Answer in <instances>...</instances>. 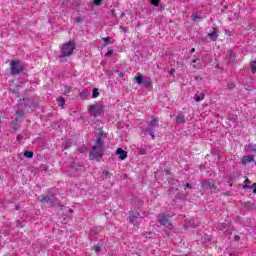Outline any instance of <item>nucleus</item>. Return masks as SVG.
Returning a JSON list of instances; mask_svg holds the SVG:
<instances>
[{
	"instance_id": "36",
	"label": "nucleus",
	"mask_w": 256,
	"mask_h": 256,
	"mask_svg": "<svg viewBox=\"0 0 256 256\" xmlns=\"http://www.w3.org/2000/svg\"><path fill=\"white\" fill-rule=\"evenodd\" d=\"M113 55V50H109L106 54L105 57H111Z\"/></svg>"
},
{
	"instance_id": "51",
	"label": "nucleus",
	"mask_w": 256,
	"mask_h": 256,
	"mask_svg": "<svg viewBox=\"0 0 256 256\" xmlns=\"http://www.w3.org/2000/svg\"><path fill=\"white\" fill-rule=\"evenodd\" d=\"M171 73H175V70H171Z\"/></svg>"
},
{
	"instance_id": "16",
	"label": "nucleus",
	"mask_w": 256,
	"mask_h": 256,
	"mask_svg": "<svg viewBox=\"0 0 256 256\" xmlns=\"http://www.w3.org/2000/svg\"><path fill=\"white\" fill-rule=\"evenodd\" d=\"M142 84L144 85V87H149V85H151V78L150 77H146L142 80Z\"/></svg>"
},
{
	"instance_id": "19",
	"label": "nucleus",
	"mask_w": 256,
	"mask_h": 256,
	"mask_svg": "<svg viewBox=\"0 0 256 256\" xmlns=\"http://www.w3.org/2000/svg\"><path fill=\"white\" fill-rule=\"evenodd\" d=\"M248 151H250V153H256V144L248 145Z\"/></svg>"
},
{
	"instance_id": "28",
	"label": "nucleus",
	"mask_w": 256,
	"mask_h": 256,
	"mask_svg": "<svg viewBox=\"0 0 256 256\" xmlns=\"http://www.w3.org/2000/svg\"><path fill=\"white\" fill-rule=\"evenodd\" d=\"M139 154H140V155H147V148H141V149L139 150Z\"/></svg>"
},
{
	"instance_id": "49",
	"label": "nucleus",
	"mask_w": 256,
	"mask_h": 256,
	"mask_svg": "<svg viewBox=\"0 0 256 256\" xmlns=\"http://www.w3.org/2000/svg\"><path fill=\"white\" fill-rule=\"evenodd\" d=\"M69 213H73V209H68Z\"/></svg>"
},
{
	"instance_id": "33",
	"label": "nucleus",
	"mask_w": 256,
	"mask_h": 256,
	"mask_svg": "<svg viewBox=\"0 0 256 256\" xmlns=\"http://www.w3.org/2000/svg\"><path fill=\"white\" fill-rule=\"evenodd\" d=\"M228 88L235 89V83L233 82L228 83Z\"/></svg>"
},
{
	"instance_id": "15",
	"label": "nucleus",
	"mask_w": 256,
	"mask_h": 256,
	"mask_svg": "<svg viewBox=\"0 0 256 256\" xmlns=\"http://www.w3.org/2000/svg\"><path fill=\"white\" fill-rule=\"evenodd\" d=\"M135 81L138 83V85H143V76L141 73H138V75L135 77Z\"/></svg>"
},
{
	"instance_id": "30",
	"label": "nucleus",
	"mask_w": 256,
	"mask_h": 256,
	"mask_svg": "<svg viewBox=\"0 0 256 256\" xmlns=\"http://www.w3.org/2000/svg\"><path fill=\"white\" fill-rule=\"evenodd\" d=\"M11 127H12L13 129H17V118L15 119V121H12Z\"/></svg>"
},
{
	"instance_id": "21",
	"label": "nucleus",
	"mask_w": 256,
	"mask_h": 256,
	"mask_svg": "<svg viewBox=\"0 0 256 256\" xmlns=\"http://www.w3.org/2000/svg\"><path fill=\"white\" fill-rule=\"evenodd\" d=\"M137 219L138 217L135 215L130 216V223H132V225H137Z\"/></svg>"
},
{
	"instance_id": "50",
	"label": "nucleus",
	"mask_w": 256,
	"mask_h": 256,
	"mask_svg": "<svg viewBox=\"0 0 256 256\" xmlns=\"http://www.w3.org/2000/svg\"><path fill=\"white\" fill-rule=\"evenodd\" d=\"M69 91H70L69 88H67V90H65V93H69Z\"/></svg>"
},
{
	"instance_id": "12",
	"label": "nucleus",
	"mask_w": 256,
	"mask_h": 256,
	"mask_svg": "<svg viewBox=\"0 0 256 256\" xmlns=\"http://www.w3.org/2000/svg\"><path fill=\"white\" fill-rule=\"evenodd\" d=\"M243 165H247V163H253L255 161V156L253 155H247L242 158Z\"/></svg>"
},
{
	"instance_id": "38",
	"label": "nucleus",
	"mask_w": 256,
	"mask_h": 256,
	"mask_svg": "<svg viewBox=\"0 0 256 256\" xmlns=\"http://www.w3.org/2000/svg\"><path fill=\"white\" fill-rule=\"evenodd\" d=\"M94 5H101V0H93Z\"/></svg>"
},
{
	"instance_id": "44",
	"label": "nucleus",
	"mask_w": 256,
	"mask_h": 256,
	"mask_svg": "<svg viewBox=\"0 0 256 256\" xmlns=\"http://www.w3.org/2000/svg\"><path fill=\"white\" fill-rule=\"evenodd\" d=\"M194 52H195V48H192V49L190 50V53L193 54Z\"/></svg>"
},
{
	"instance_id": "1",
	"label": "nucleus",
	"mask_w": 256,
	"mask_h": 256,
	"mask_svg": "<svg viewBox=\"0 0 256 256\" xmlns=\"http://www.w3.org/2000/svg\"><path fill=\"white\" fill-rule=\"evenodd\" d=\"M103 131H100V136L96 139L95 145L92 146V150L90 152V160L93 159H101L103 157V152L105 151V142H103Z\"/></svg>"
},
{
	"instance_id": "2",
	"label": "nucleus",
	"mask_w": 256,
	"mask_h": 256,
	"mask_svg": "<svg viewBox=\"0 0 256 256\" xmlns=\"http://www.w3.org/2000/svg\"><path fill=\"white\" fill-rule=\"evenodd\" d=\"M73 51H75V43L67 42L61 47L60 57H69L73 55Z\"/></svg>"
},
{
	"instance_id": "18",
	"label": "nucleus",
	"mask_w": 256,
	"mask_h": 256,
	"mask_svg": "<svg viewBox=\"0 0 256 256\" xmlns=\"http://www.w3.org/2000/svg\"><path fill=\"white\" fill-rule=\"evenodd\" d=\"M98 96H99V89L94 88L92 91V99H97Z\"/></svg>"
},
{
	"instance_id": "20",
	"label": "nucleus",
	"mask_w": 256,
	"mask_h": 256,
	"mask_svg": "<svg viewBox=\"0 0 256 256\" xmlns=\"http://www.w3.org/2000/svg\"><path fill=\"white\" fill-rule=\"evenodd\" d=\"M24 157H26L27 159L33 158V151H25Z\"/></svg>"
},
{
	"instance_id": "22",
	"label": "nucleus",
	"mask_w": 256,
	"mask_h": 256,
	"mask_svg": "<svg viewBox=\"0 0 256 256\" xmlns=\"http://www.w3.org/2000/svg\"><path fill=\"white\" fill-rule=\"evenodd\" d=\"M93 251H95L96 255H99V253H101V246H99V245L94 246Z\"/></svg>"
},
{
	"instance_id": "45",
	"label": "nucleus",
	"mask_w": 256,
	"mask_h": 256,
	"mask_svg": "<svg viewBox=\"0 0 256 256\" xmlns=\"http://www.w3.org/2000/svg\"><path fill=\"white\" fill-rule=\"evenodd\" d=\"M198 61H199V59L192 60V62H194V63H197Z\"/></svg>"
},
{
	"instance_id": "39",
	"label": "nucleus",
	"mask_w": 256,
	"mask_h": 256,
	"mask_svg": "<svg viewBox=\"0 0 256 256\" xmlns=\"http://www.w3.org/2000/svg\"><path fill=\"white\" fill-rule=\"evenodd\" d=\"M104 43H111V38L110 37L104 38Z\"/></svg>"
},
{
	"instance_id": "32",
	"label": "nucleus",
	"mask_w": 256,
	"mask_h": 256,
	"mask_svg": "<svg viewBox=\"0 0 256 256\" xmlns=\"http://www.w3.org/2000/svg\"><path fill=\"white\" fill-rule=\"evenodd\" d=\"M250 189H252V192L256 194V183L250 185Z\"/></svg>"
},
{
	"instance_id": "47",
	"label": "nucleus",
	"mask_w": 256,
	"mask_h": 256,
	"mask_svg": "<svg viewBox=\"0 0 256 256\" xmlns=\"http://www.w3.org/2000/svg\"><path fill=\"white\" fill-rule=\"evenodd\" d=\"M78 168L80 169V171H82L83 166L79 165Z\"/></svg>"
},
{
	"instance_id": "29",
	"label": "nucleus",
	"mask_w": 256,
	"mask_h": 256,
	"mask_svg": "<svg viewBox=\"0 0 256 256\" xmlns=\"http://www.w3.org/2000/svg\"><path fill=\"white\" fill-rule=\"evenodd\" d=\"M199 19H201V17H200L199 15H197V14H192V21H197V20H199Z\"/></svg>"
},
{
	"instance_id": "42",
	"label": "nucleus",
	"mask_w": 256,
	"mask_h": 256,
	"mask_svg": "<svg viewBox=\"0 0 256 256\" xmlns=\"http://www.w3.org/2000/svg\"><path fill=\"white\" fill-rule=\"evenodd\" d=\"M209 242H211V238H205L204 243H209Z\"/></svg>"
},
{
	"instance_id": "14",
	"label": "nucleus",
	"mask_w": 256,
	"mask_h": 256,
	"mask_svg": "<svg viewBox=\"0 0 256 256\" xmlns=\"http://www.w3.org/2000/svg\"><path fill=\"white\" fill-rule=\"evenodd\" d=\"M194 99L197 103H199V102L203 101V99H205V94H203V93L196 94Z\"/></svg>"
},
{
	"instance_id": "11",
	"label": "nucleus",
	"mask_w": 256,
	"mask_h": 256,
	"mask_svg": "<svg viewBox=\"0 0 256 256\" xmlns=\"http://www.w3.org/2000/svg\"><path fill=\"white\" fill-rule=\"evenodd\" d=\"M116 155H119V159H121V161H125V159H127V152L122 148H118L116 150Z\"/></svg>"
},
{
	"instance_id": "7",
	"label": "nucleus",
	"mask_w": 256,
	"mask_h": 256,
	"mask_svg": "<svg viewBox=\"0 0 256 256\" xmlns=\"http://www.w3.org/2000/svg\"><path fill=\"white\" fill-rule=\"evenodd\" d=\"M38 200L40 201V203H43L44 205H50L53 206L55 205V196H45V195H40L38 197Z\"/></svg>"
},
{
	"instance_id": "48",
	"label": "nucleus",
	"mask_w": 256,
	"mask_h": 256,
	"mask_svg": "<svg viewBox=\"0 0 256 256\" xmlns=\"http://www.w3.org/2000/svg\"><path fill=\"white\" fill-rule=\"evenodd\" d=\"M72 175L75 177V176L79 175V173H72Z\"/></svg>"
},
{
	"instance_id": "37",
	"label": "nucleus",
	"mask_w": 256,
	"mask_h": 256,
	"mask_svg": "<svg viewBox=\"0 0 256 256\" xmlns=\"http://www.w3.org/2000/svg\"><path fill=\"white\" fill-rule=\"evenodd\" d=\"M110 15H112V17H117V14L115 13V9L110 10Z\"/></svg>"
},
{
	"instance_id": "40",
	"label": "nucleus",
	"mask_w": 256,
	"mask_h": 256,
	"mask_svg": "<svg viewBox=\"0 0 256 256\" xmlns=\"http://www.w3.org/2000/svg\"><path fill=\"white\" fill-rule=\"evenodd\" d=\"M85 95H87V92L86 91H83L80 93V97L83 99L85 98Z\"/></svg>"
},
{
	"instance_id": "26",
	"label": "nucleus",
	"mask_w": 256,
	"mask_h": 256,
	"mask_svg": "<svg viewBox=\"0 0 256 256\" xmlns=\"http://www.w3.org/2000/svg\"><path fill=\"white\" fill-rule=\"evenodd\" d=\"M16 115L18 118H21V117H23V115H25V112H23V110H17Z\"/></svg>"
},
{
	"instance_id": "13",
	"label": "nucleus",
	"mask_w": 256,
	"mask_h": 256,
	"mask_svg": "<svg viewBox=\"0 0 256 256\" xmlns=\"http://www.w3.org/2000/svg\"><path fill=\"white\" fill-rule=\"evenodd\" d=\"M176 125H185V115L179 114L176 116Z\"/></svg>"
},
{
	"instance_id": "17",
	"label": "nucleus",
	"mask_w": 256,
	"mask_h": 256,
	"mask_svg": "<svg viewBox=\"0 0 256 256\" xmlns=\"http://www.w3.org/2000/svg\"><path fill=\"white\" fill-rule=\"evenodd\" d=\"M243 189H251V180L246 179L244 181Z\"/></svg>"
},
{
	"instance_id": "34",
	"label": "nucleus",
	"mask_w": 256,
	"mask_h": 256,
	"mask_svg": "<svg viewBox=\"0 0 256 256\" xmlns=\"http://www.w3.org/2000/svg\"><path fill=\"white\" fill-rule=\"evenodd\" d=\"M16 139L19 143H21V141H23V135L19 134Z\"/></svg>"
},
{
	"instance_id": "35",
	"label": "nucleus",
	"mask_w": 256,
	"mask_h": 256,
	"mask_svg": "<svg viewBox=\"0 0 256 256\" xmlns=\"http://www.w3.org/2000/svg\"><path fill=\"white\" fill-rule=\"evenodd\" d=\"M103 175H104L105 177H111V172H109V171H103Z\"/></svg>"
},
{
	"instance_id": "3",
	"label": "nucleus",
	"mask_w": 256,
	"mask_h": 256,
	"mask_svg": "<svg viewBox=\"0 0 256 256\" xmlns=\"http://www.w3.org/2000/svg\"><path fill=\"white\" fill-rule=\"evenodd\" d=\"M88 113L92 115V117H101V115H103V104L96 103L90 105L88 107Z\"/></svg>"
},
{
	"instance_id": "52",
	"label": "nucleus",
	"mask_w": 256,
	"mask_h": 256,
	"mask_svg": "<svg viewBox=\"0 0 256 256\" xmlns=\"http://www.w3.org/2000/svg\"><path fill=\"white\" fill-rule=\"evenodd\" d=\"M16 210H19V206H16Z\"/></svg>"
},
{
	"instance_id": "46",
	"label": "nucleus",
	"mask_w": 256,
	"mask_h": 256,
	"mask_svg": "<svg viewBox=\"0 0 256 256\" xmlns=\"http://www.w3.org/2000/svg\"><path fill=\"white\" fill-rule=\"evenodd\" d=\"M170 185H175V182H172L171 180H169Z\"/></svg>"
},
{
	"instance_id": "10",
	"label": "nucleus",
	"mask_w": 256,
	"mask_h": 256,
	"mask_svg": "<svg viewBox=\"0 0 256 256\" xmlns=\"http://www.w3.org/2000/svg\"><path fill=\"white\" fill-rule=\"evenodd\" d=\"M219 29L218 28H212V32L208 33V37L211 39V41H217L219 39Z\"/></svg>"
},
{
	"instance_id": "43",
	"label": "nucleus",
	"mask_w": 256,
	"mask_h": 256,
	"mask_svg": "<svg viewBox=\"0 0 256 256\" xmlns=\"http://www.w3.org/2000/svg\"><path fill=\"white\" fill-rule=\"evenodd\" d=\"M186 187H187L188 189H191V184L186 183Z\"/></svg>"
},
{
	"instance_id": "31",
	"label": "nucleus",
	"mask_w": 256,
	"mask_h": 256,
	"mask_svg": "<svg viewBox=\"0 0 256 256\" xmlns=\"http://www.w3.org/2000/svg\"><path fill=\"white\" fill-rule=\"evenodd\" d=\"M16 227H25V223L21 222V221H17L16 222Z\"/></svg>"
},
{
	"instance_id": "4",
	"label": "nucleus",
	"mask_w": 256,
	"mask_h": 256,
	"mask_svg": "<svg viewBox=\"0 0 256 256\" xmlns=\"http://www.w3.org/2000/svg\"><path fill=\"white\" fill-rule=\"evenodd\" d=\"M11 75H19L25 70V64L20 61L12 60L10 63Z\"/></svg>"
},
{
	"instance_id": "23",
	"label": "nucleus",
	"mask_w": 256,
	"mask_h": 256,
	"mask_svg": "<svg viewBox=\"0 0 256 256\" xmlns=\"http://www.w3.org/2000/svg\"><path fill=\"white\" fill-rule=\"evenodd\" d=\"M58 105H59L60 107H63V106L65 105V98L60 97V98L58 99Z\"/></svg>"
},
{
	"instance_id": "5",
	"label": "nucleus",
	"mask_w": 256,
	"mask_h": 256,
	"mask_svg": "<svg viewBox=\"0 0 256 256\" xmlns=\"http://www.w3.org/2000/svg\"><path fill=\"white\" fill-rule=\"evenodd\" d=\"M158 122V118H153L151 121L148 122V128L144 130L146 133H148V135L152 137V139H155V130L157 129Z\"/></svg>"
},
{
	"instance_id": "8",
	"label": "nucleus",
	"mask_w": 256,
	"mask_h": 256,
	"mask_svg": "<svg viewBox=\"0 0 256 256\" xmlns=\"http://www.w3.org/2000/svg\"><path fill=\"white\" fill-rule=\"evenodd\" d=\"M157 221L161 225H168V227H173V224L169 222V219H167V215H165V213L158 214Z\"/></svg>"
},
{
	"instance_id": "6",
	"label": "nucleus",
	"mask_w": 256,
	"mask_h": 256,
	"mask_svg": "<svg viewBox=\"0 0 256 256\" xmlns=\"http://www.w3.org/2000/svg\"><path fill=\"white\" fill-rule=\"evenodd\" d=\"M202 189H207L208 191H211L212 193H217L219 191L217 186H215V183H213L209 180L202 181Z\"/></svg>"
},
{
	"instance_id": "27",
	"label": "nucleus",
	"mask_w": 256,
	"mask_h": 256,
	"mask_svg": "<svg viewBox=\"0 0 256 256\" xmlns=\"http://www.w3.org/2000/svg\"><path fill=\"white\" fill-rule=\"evenodd\" d=\"M83 18L82 17H77L75 20H74V23H76L77 25H79V23H83Z\"/></svg>"
},
{
	"instance_id": "25",
	"label": "nucleus",
	"mask_w": 256,
	"mask_h": 256,
	"mask_svg": "<svg viewBox=\"0 0 256 256\" xmlns=\"http://www.w3.org/2000/svg\"><path fill=\"white\" fill-rule=\"evenodd\" d=\"M252 73H256V61H252L251 64Z\"/></svg>"
},
{
	"instance_id": "9",
	"label": "nucleus",
	"mask_w": 256,
	"mask_h": 256,
	"mask_svg": "<svg viewBox=\"0 0 256 256\" xmlns=\"http://www.w3.org/2000/svg\"><path fill=\"white\" fill-rule=\"evenodd\" d=\"M237 59V56L235 55V53L231 50H228L227 51V54H226V61L229 65H233V63H235Z\"/></svg>"
},
{
	"instance_id": "24",
	"label": "nucleus",
	"mask_w": 256,
	"mask_h": 256,
	"mask_svg": "<svg viewBox=\"0 0 256 256\" xmlns=\"http://www.w3.org/2000/svg\"><path fill=\"white\" fill-rule=\"evenodd\" d=\"M151 5H154V7H159V3H161V0H151Z\"/></svg>"
},
{
	"instance_id": "41",
	"label": "nucleus",
	"mask_w": 256,
	"mask_h": 256,
	"mask_svg": "<svg viewBox=\"0 0 256 256\" xmlns=\"http://www.w3.org/2000/svg\"><path fill=\"white\" fill-rule=\"evenodd\" d=\"M234 239H235L236 241H241V237H240L239 235H235V236H234Z\"/></svg>"
}]
</instances>
